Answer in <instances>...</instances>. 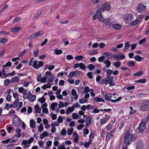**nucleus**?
Returning a JSON list of instances; mask_svg holds the SVG:
<instances>
[{"label": "nucleus", "mask_w": 149, "mask_h": 149, "mask_svg": "<svg viewBox=\"0 0 149 149\" xmlns=\"http://www.w3.org/2000/svg\"><path fill=\"white\" fill-rule=\"evenodd\" d=\"M134 58L135 59L136 61H140L142 59V58L140 56L138 55H136L134 57Z\"/></svg>", "instance_id": "26"}, {"label": "nucleus", "mask_w": 149, "mask_h": 149, "mask_svg": "<svg viewBox=\"0 0 149 149\" xmlns=\"http://www.w3.org/2000/svg\"><path fill=\"white\" fill-rule=\"evenodd\" d=\"M43 130V127L42 125V124L41 123L40 125V126L38 127V131L40 132H42Z\"/></svg>", "instance_id": "46"}, {"label": "nucleus", "mask_w": 149, "mask_h": 149, "mask_svg": "<svg viewBox=\"0 0 149 149\" xmlns=\"http://www.w3.org/2000/svg\"><path fill=\"white\" fill-rule=\"evenodd\" d=\"M89 132L88 129L87 128H85L84 129L83 132L84 134L83 135V136L86 137V135L88 134Z\"/></svg>", "instance_id": "28"}, {"label": "nucleus", "mask_w": 149, "mask_h": 149, "mask_svg": "<svg viewBox=\"0 0 149 149\" xmlns=\"http://www.w3.org/2000/svg\"><path fill=\"white\" fill-rule=\"evenodd\" d=\"M84 127V125L83 124H80L77 126V128L78 130H81Z\"/></svg>", "instance_id": "61"}, {"label": "nucleus", "mask_w": 149, "mask_h": 149, "mask_svg": "<svg viewBox=\"0 0 149 149\" xmlns=\"http://www.w3.org/2000/svg\"><path fill=\"white\" fill-rule=\"evenodd\" d=\"M10 81L8 79H6L4 81V84L6 86H8L9 84Z\"/></svg>", "instance_id": "59"}, {"label": "nucleus", "mask_w": 149, "mask_h": 149, "mask_svg": "<svg viewBox=\"0 0 149 149\" xmlns=\"http://www.w3.org/2000/svg\"><path fill=\"white\" fill-rule=\"evenodd\" d=\"M38 61L37 60H35L33 63V65L32 66L35 69H38Z\"/></svg>", "instance_id": "30"}, {"label": "nucleus", "mask_w": 149, "mask_h": 149, "mask_svg": "<svg viewBox=\"0 0 149 149\" xmlns=\"http://www.w3.org/2000/svg\"><path fill=\"white\" fill-rule=\"evenodd\" d=\"M63 51L60 49H56L54 51V52L56 55H59L62 53Z\"/></svg>", "instance_id": "47"}, {"label": "nucleus", "mask_w": 149, "mask_h": 149, "mask_svg": "<svg viewBox=\"0 0 149 149\" xmlns=\"http://www.w3.org/2000/svg\"><path fill=\"white\" fill-rule=\"evenodd\" d=\"M55 76L54 75L52 74L49 76L48 79V83L50 82L52 83L53 81V79H54Z\"/></svg>", "instance_id": "25"}, {"label": "nucleus", "mask_w": 149, "mask_h": 149, "mask_svg": "<svg viewBox=\"0 0 149 149\" xmlns=\"http://www.w3.org/2000/svg\"><path fill=\"white\" fill-rule=\"evenodd\" d=\"M45 69L48 68L49 70H52L54 68V66L53 65H47L45 66Z\"/></svg>", "instance_id": "32"}, {"label": "nucleus", "mask_w": 149, "mask_h": 149, "mask_svg": "<svg viewBox=\"0 0 149 149\" xmlns=\"http://www.w3.org/2000/svg\"><path fill=\"white\" fill-rule=\"evenodd\" d=\"M22 121L20 118L17 115H15V117L13 119L12 123L16 127H18L21 125Z\"/></svg>", "instance_id": "4"}, {"label": "nucleus", "mask_w": 149, "mask_h": 149, "mask_svg": "<svg viewBox=\"0 0 149 149\" xmlns=\"http://www.w3.org/2000/svg\"><path fill=\"white\" fill-rule=\"evenodd\" d=\"M113 72V70H111L109 69H108L106 72L107 76L110 77Z\"/></svg>", "instance_id": "34"}, {"label": "nucleus", "mask_w": 149, "mask_h": 149, "mask_svg": "<svg viewBox=\"0 0 149 149\" xmlns=\"http://www.w3.org/2000/svg\"><path fill=\"white\" fill-rule=\"evenodd\" d=\"M121 25L119 24H113V28L115 29L118 30L121 28Z\"/></svg>", "instance_id": "18"}, {"label": "nucleus", "mask_w": 149, "mask_h": 149, "mask_svg": "<svg viewBox=\"0 0 149 149\" xmlns=\"http://www.w3.org/2000/svg\"><path fill=\"white\" fill-rule=\"evenodd\" d=\"M110 18L105 19H103V21L102 22H104L105 25H108L109 27H110L112 23V22L110 21Z\"/></svg>", "instance_id": "12"}, {"label": "nucleus", "mask_w": 149, "mask_h": 149, "mask_svg": "<svg viewBox=\"0 0 149 149\" xmlns=\"http://www.w3.org/2000/svg\"><path fill=\"white\" fill-rule=\"evenodd\" d=\"M74 72V76H77L80 75L81 73V72L80 71H73Z\"/></svg>", "instance_id": "51"}, {"label": "nucleus", "mask_w": 149, "mask_h": 149, "mask_svg": "<svg viewBox=\"0 0 149 149\" xmlns=\"http://www.w3.org/2000/svg\"><path fill=\"white\" fill-rule=\"evenodd\" d=\"M114 132L113 131H111L109 133L107 134L106 136V140H109L111 138L113 137L112 134Z\"/></svg>", "instance_id": "14"}, {"label": "nucleus", "mask_w": 149, "mask_h": 149, "mask_svg": "<svg viewBox=\"0 0 149 149\" xmlns=\"http://www.w3.org/2000/svg\"><path fill=\"white\" fill-rule=\"evenodd\" d=\"M72 94L74 96V98L75 100H76L77 99L78 95H77L76 91L74 89H72Z\"/></svg>", "instance_id": "15"}, {"label": "nucleus", "mask_w": 149, "mask_h": 149, "mask_svg": "<svg viewBox=\"0 0 149 149\" xmlns=\"http://www.w3.org/2000/svg\"><path fill=\"white\" fill-rule=\"evenodd\" d=\"M92 117L91 116H88L86 120V123H88L91 124L92 121Z\"/></svg>", "instance_id": "23"}, {"label": "nucleus", "mask_w": 149, "mask_h": 149, "mask_svg": "<svg viewBox=\"0 0 149 149\" xmlns=\"http://www.w3.org/2000/svg\"><path fill=\"white\" fill-rule=\"evenodd\" d=\"M130 108L131 110V111L130 112V115L136 112V110L134 109L132 107L130 106Z\"/></svg>", "instance_id": "43"}, {"label": "nucleus", "mask_w": 149, "mask_h": 149, "mask_svg": "<svg viewBox=\"0 0 149 149\" xmlns=\"http://www.w3.org/2000/svg\"><path fill=\"white\" fill-rule=\"evenodd\" d=\"M79 68L81 69L84 70L86 68L85 65L82 63H79Z\"/></svg>", "instance_id": "42"}, {"label": "nucleus", "mask_w": 149, "mask_h": 149, "mask_svg": "<svg viewBox=\"0 0 149 149\" xmlns=\"http://www.w3.org/2000/svg\"><path fill=\"white\" fill-rule=\"evenodd\" d=\"M19 80V77L17 76H16L12 78L10 80V82L13 83L14 82H18V81Z\"/></svg>", "instance_id": "17"}, {"label": "nucleus", "mask_w": 149, "mask_h": 149, "mask_svg": "<svg viewBox=\"0 0 149 149\" xmlns=\"http://www.w3.org/2000/svg\"><path fill=\"white\" fill-rule=\"evenodd\" d=\"M103 54L107 56L108 59H111L114 56L110 52H104Z\"/></svg>", "instance_id": "13"}, {"label": "nucleus", "mask_w": 149, "mask_h": 149, "mask_svg": "<svg viewBox=\"0 0 149 149\" xmlns=\"http://www.w3.org/2000/svg\"><path fill=\"white\" fill-rule=\"evenodd\" d=\"M121 62L120 61H116L114 63V65L116 68L119 67L121 65Z\"/></svg>", "instance_id": "44"}, {"label": "nucleus", "mask_w": 149, "mask_h": 149, "mask_svg": "<svg viewBox=\"0 0 149 149\" xmlns=\"http://www.w3.org/2000/svg\"><path fill=\"white\" fill-rule=\"evenodd\" d=\"M60 22L62 24H64L68 23V21L67 20L64 19H60Z\"/></svg>", "instance_id": "62"}, {"label": "nucleus", "mask_w": 149, "mask_h": 149, "mask_svg": "<svg viewBox=\"0 0 149 149\" xmlns=\"http://www.w3.org/2000/svg\"><path fill=\"white\" fill-rule=\"evenodd\" d=\"M42 32V31H40L38 32H36L35 33L36 36V37H38V36H40L42 35V34L41 33Z\"/></svg>", "instance_id": "58"}, {"label": "nucleus", "mask_w": 149, "mask_h": 149, "mask_svg": "<svg viewBox=\"0 0 149 149\" xmlns=\"http://www.w3.org/2000/svg\"><path fill=\"white\" fill-rule=\"evenodd\" d=\"M75 58L76 60L79 61L83 59V57L82 56H76Z\"/></svg>", "instance_id": "48"}, {"label": "nucleus", "mask_w": 149, "mask_h": 149, "mask_svg": "<svg viewBox=\"0 0 149 149\" xmlns=\"http://www.w3.org/2000/svg\"><path fill=\"white\" fill-rule=\"evenodd\" d=\"M95 135V133L93 132H91L89 136V139H93L94 137V136Z\"/></svg>", "instance_id": "50"}, {"label": "nucleus", "mask_w": 149, "mask_h": 149, "mask_svg": "<svg viewBox=\"0 0 149 149\" xmlns=\"http://www.w3.org/2000/svg\"><path fill=\"white\" fill-rule=\"evenodd\" d=\"M101 98H99L97 97L93 98V100L94 102H101Z\"/></svg>", "instance_id": "49"}, {"label": "nucleus", "mask_w": 149, "mask_h": 149, "mask_svg": "<svg viewBox=\"0 0 149 149\" xmlns=\"http://www.w3.org/2000/svg\"><path fill=\"white\" fill-rule=\"evenodd\" d=\"M87 75L88 77L90 79H92L93 78V77L92 75V74L91 72H88L87 73Z\"/></svg>", "instance_id": "60"}, {"label": "nucleus", "mask_w": 149, "mask_h": 149, "mask_svg": "<svg viewBox=\"0 0 149 149\" xmlns=\"http://www.w3.org/2000/svg\"><path fill=\"white\" fill-rule=\"evenodd\" d=\"M104 63L106 64V65L107 68L109 67L111 64L110 61L108 59H107L106 61H104Z\"/></svg>", "instance_id": "36"}, {"label": "nucleus", "mask_w": 149, "mask_h": 149, "mask_svg": "<svg viewBox=\"0 0 149 149\" xmlns=\"http://www.w3.org/2000/svg\"><path fill=\"white\" fill-rule=\"evenodd\" d=\"M104 118L102 119L101 120L100 123L102 125L105 123L110 119V116H108L107 114H106Z\"/></svg>", "instance_id": "11"}, {"label": "nucleus", "mask_w": 149, "mask_h": 149, "mask_svg": "<svg viewBox=\"0 0 149 149\" xmlns=\"http://www.w3.org/2000/svg\"><path fill=\"white\" fill-rule=\"evenodd\" d=\"M74 110V107H68L66 110V113L67 114H69L70 113L73 111Z\"/></svg>", "instance_id": "19"}, {"label": "nucleus", "mask_w": 149, "mask_h": 149, "mask_svg": "<svg viewBox=\"0 0 149 149\" xmlns=\"http://www.w3.org/2000/svg\"><path fill=\"white\" fill-rule=\"evenodd\" d=\"M144 73V72L142 70H140V71H138V72H136L134 74L133 76L134 77L135 76H140Z\"/></svg>", "instance_id": "24"}, {"label": "nucleus", "mask_w": 149, "mask_h": 149, "mask_svg": "<svg viewBox=\"0 0 149 149\" xmlns=\"http://www.w3.org/2000/svg\"><path fill=\"white\" fill-rule=\"evenodd\" d=\"M104 98L106 100L109 101H111L113 102V100H112L109 98L108 95V93L105 95Z\"/></svg>", "instance_id": "37"}, {"label": "nucleus", "mask_w": 149, "mask_h": 149, "mask_svg": "<svg viewBox=\"0 0 149 149\" xmlns=\"http://www.w3.org/2000/svg\"><path fill=\"white\" fill-rule=\"evenodd\" d=\"M58 105V103L57 102H54L51 104V109L53 110H54L55 109V107H56Z\"/></svg>", "instance_id": "29"}, {"label": "nucleus", "mask_w": 149, "mask_h": 149, "mask_svg": "<svg viewBox=\"0 0 149 149\" xmlns=\"http://www.w3.org/2000/svg\"><path fill=\"white\" fill-rule=\"evenodd\" d=\"M44 95H43L41 98H39L38 101L39 102L40 101L41 104H42L45 102V99L44 97Z\"/></svg>", "instance_id": "40"}, {"label": "nucleus", "mask_w": 149, "mask_h": 149, "mask_svg": "<svg viewBox=\"0 0 149 149\" xmlns=\"http://www.w3.org/2000/svg\"><path fill=\"white\" fill-rule=\"evenodd\" d=\"M19 101V100L18 99L17 100H16L14 102V107L15 108L17 107V106L18 103Z\"/></svg>", "instance_id": "57"}, {"label": "nucleus", "mask_w": 149, "mask_h": 149, "mask_svg": "<svg viewBox=\"0 0 149 149\" xmlns=\"http://www.w3.org/2000/svg\"><path fill=\"white\" fill-rule=\"evenodd\" d=\"M98 53L97 50H92L89 53L90 55H94Z\"/></svg>", "instance_id": "52"}, {"label": "nucleus", "mask_w": 149, "mask_h": 149, "mask_svg": "<svg viewBox=\"0 0 149 149\" xmlns=\"http://www.w3.org/2000/svg\"><path fill=\"white\" fill-rule=\"evenodd\" d=\"M88 68L90 70H91L95 68V66L93 64H90L88 65Z\"/></svg>", "instance_id": "41"}, {"label": "nucleus", "mask_w": 149, "mask_h": 149, "mask_svg": "<svg viewBox=\"0 0 149 149\" xmlns=\"http://www.w3.org/2000/svg\"><path fill=\"white\" fill-rule=\"evenodd\" d=\"M36 122L33 120H30V126L32 128H34L36 125Z\"/></svg>", "instance_id": "21"}, {"label": "nucleus", "mask_w": 149, "mask_h": 149, "mask_svg": "<svg viewBox=\"0 0 149 149\" xmlns=\"http://www.w3.org/2000/svg\"><path fill=\"white\" fill-rule=\"evenodd\" d=\"M127 65L130 66H133L135 65L134 61H130L127 62Z\"/></svg>", "instance_id": "33"}, {"label": "nucleus", "mask_w": 149, "mask_h": 149, "mask_svg": "<svg viewBox=\"0 0 149 149\" xmlns=\"http://www.w3.org/2000/svg\"><path fill=\"white\" fill-rule=\"evenodd\" d=\"M11 65V63L10 62L8 61L6 64L3 65L2 67V68H5L7 66H10Z\"/></svg>", "instance_id": "53"}, {"label": "nucleus", "mask_w": 149, "mask_h": 149, "mask_svg": "<svg viewBox=\"0 0 149 149\" xmlns=\"http://www.w3.org/2000/svg\"><path fill=\"white\" fill-rule=\"evenodd\" d=\"M96 15L98 20L100 21H103V18L102 17V13L100 10H98L96 12Z\"/></svg>", "instance_id": "10"}, {"label": "nucleus", "mask_w": 149, "mask_h": 149, "mask_svg": "<svg viewBox=\"0 0 149 149\" xmlns=\"http://www.w3.org/2000/svg\"><path fill=\"white\" fill-rule=\"evenodd\" d=\"M133 18V16L131 14H126L124 17V20L129 23H131L132 19Z\"/></svg>", "instance_id": "5"}, {"label": "nucleus", "mask_w": 149, "mask_h": 149, "mask_svg": "<svg viewBox=\"0 0 149 149\" xmlns=\"http://www.w3.org/2000/svg\"><path fill=\"white\" fill-rule=\"evenodd\" d=\"M29 101L32 102L34 101L36 99V96L35 95H31L29 97L27 98Z\"/></svg>", "instance_id": "27"}, {"label": "nucleus", "mask_w": 149, "mask_h": 149, "mask_svg": "<svg viewBox=\"0 0 149 149\" xmlns=\"http://www.w3.org/2000/svg\"><path fill=\"white\" fill-rule=\"evenodd\" d=\"M141 107L140 111H149V100H142L139 102Z\"/></svg>", "instance_id": "2"}, {"label": "nucleus", "mask_w": 149, "mask_h": 149, "mask_svg": "<svg viewBox=\"0 0 149 149\" xmlns=\"http://www.w3.org/2000/svg\"><path fill=\"white\" fill-rule=\"evenodd\" d=\"M105 58V57L104 56H102L98 58V60L99 62H101L104 60Z\"/></svg>", "instance_id": "54"}, {"label": "nucleus", "mask_w": 149, "mask_h": 149, "mask_svg": "<svg viewBox=\"0 0 149 149\" xmlns=\"http://www.w3.org/2000/svg\"><path fill=\"white\" fill-rule=\"evenodd\" d=\"M48 77L46 75H44L43 77L41 78V81L42 83H45L46 82L47 79L48 78Z\"/></svg>", "instance_id": "39"}, {"label": "nucleus", "mask_w": 149, "mask_h": 149, "mask_svg": "<svg viewBox=\"0 0 149 149\" xmlns=\"http://www.w3.org/2000/svg\"><path fill=\"white\" fill-rule=\"evenodd\" d=\"M20 28L19 26L16 27L12 29V32L13 33H17L20 29Z\"/></svg>", "instance_id": "31"}, {"label": "nucleus", "mask_w": 149, "mask_h": 149, "mask_svg": "<svg viewBox=\"0 0 149 149\" xmlns=\"http://www.w3.org/2000/svg\"><path fill=\"white\" fill-rule=\"evenodd\" d=\"M72 107H74V109L76 107H80V105L78 102H77L75 104H74L72 105Z\"/></svg>", "instance_id": "64"}, {"label": "nucleus", "mask_w": 149, "mask_h": 149, "mask_svg": "<svg viewBox=\"0 0 149 149\" xmlns=\"http://www.w3.org/2000/svg\"><path fill=\"white\" fill-rule=\"evenodd\" d=\"M44 65L43 63L41 61H39L38 64V69H39L40 67L43 66Z\"/></svg>", "instance_id": "63"}, {"label": "nucleus", "mask_w": 149, "mask_h": 149, "mask_svg": "<svg viewBox=\"0 0 149 149\" xmlns=\"http://www.w3.org/2000/svg\"><path fill=\"white\" fill-rule=\"evenodd\" d=\"M113 58L115 60L123 59L125 58V56L122 53H120L118 55L115 54L113 56Z\"/></svg>", "instance_id": "9"}, {"label": "nucleus", "mask_w": 149, "mask_h": 149, "mask_svg": "<svg viewBox=\"0 0 149 149\" xmlns=\"http://www.w3.org/2000/svg\"><path fill=\"white\" fill-rule=\"evenodd\" d=\"M22 143L24 145V147L25 148H28L30 146V144H29L28 141L26 140H23Z\"/></svg>", "instance_id": "16"}, {"label": "nucleus", "mask_w": 149, "mask_h": 149, "mask_svg": "<svg viewBox=\"0 0 149 149\" xmlns=\"http://www.w3.org/2000/svg\"><path fill=\"white\" fill-rule=\"evenodd\" d=\"M114 78L112 77H107L101 81L100 84H109V86L111 87L114 85V81L113 80Z\"/></svg>", "instance_id": "3"}, {"label": "nucleus", "mask_w": 149, "mask_h": 149, "mask_svg": "<svg viewBox=\"0 0 149 149\" xmlns=\"http://www.w3.org/2000/svg\"><path fill=\"white\" fill-rule=\"evenodd\" d=\"M146 6L141 4H139L137 6L136 10L138 12L142 13L146 10Z\"/></svg>", "instance_id": "7"}, {"label": "nucleus", "mask_w": 149, "mask_h": 149, "mask_svg": "<svg viewBox=\"0 0 149 149\" xmlns=\"http://www.w3.org/2000/svg\"><path fill=\"white\" fill-rule=\"evenodd\" d=\"M139 19H137L134 21H133L132 22L131 25L132 26H134L136 25L139 22Z\"/></svg>", "instance_id": "55"}, {"label": "nucleus", "mask_w": 149, "mask_h": 149, "mask_svg": "<svg viewBox=\"0 0 149 149\" xmlns=\"http://www.w3.org/2000/svg\"><path fill=\"white\" fill-rule=\"evenodd\" d=\"M111 8L110 4L107 2L104 3L102 6L101 9L103 11H108Z\"/></svg>", "instance_id": "6"}, {"label": "nucleus", "mask_w": 149, "mask_h": 149, "mask_svg": "<svg viewBox=\"0 0 149 149\" xmlns=\"http://www.w3.org/2000/svg\"><path fill=\"white\" fill-rule=\"evenodd\" d=\"M146 81V80L145 79H142L136 80L134 82L136 83H144Z\"/></svg>", "instance_id": "22"}, {"label": "nucleus", "mask_w": 149, "mask_h": 149, "mask_svg": "<svg viewBox=\"0 0 149 149\" xmlns=\"http://www.w3.org/2000/svg\"><path fill=\"white\" fill-rule=\"evenodd\" d=\"M73 128H69L67 130L68 134L69 135H71L72 134L73 131Z\"/></svg>", "instance_id": "45"}, {"label": "nucleus", "mask_w": 149, "mask_h": 149, "mask_svg": "<svg viewBox=\"0 0 149 149\" xmlns=\"http://www.w3.org/2000/svg\"><path fill=\"white\" fill-rule=\"evenodd\" d=\"M61 134L63 136L65 135L66 134V131L65 128H63L61 131Z\"/></svg>", "instance_id": "56"}, {"label": "nucleus", "mask_w": 149, "mask_h": 149, "mask_svg": "<svg viewBox=\"0 0 149 149\" xmlns=\"http://www.w3.org/2000/svg\"><path fill=\"white\" fill-rule=\"evenodd\" d=\"M130 44L129 41H127L125 43V47L124 49L126 50L129 48L130 47Z\"/></svg>", "instance_id": "35"}, {"label": "nucleus", "mask_w": 149, "mask_h": 149, "mask_svg": "<svg viewBox=\"0 0 149 149\" xmlns=\"http://www.w3.org/2000/svg\"><path fill=\"white\" fill-rule=\"evenodd\" d=\"M137 138V136L133 135L130 133V131L127 130L125 134L124 137L125 144L126 145H129L133 141H135Z\"/></svg>", "instance_id": "1"}, {"label": "nucleus", "mask_w": 149, "mask_h": 149, "mask_svg": "<svg viewBox=\"0 0 149 149\" xmlns=\"http://www.w3.org/2000/svg\"><path fill=\"white\" fill-rule=\"evenodd\" d=\"M8 39L3 38H0V43L1 42L3 44H5L8 41Z\"/></svg>", "instance_id": "38"}, {"label": "nucleus", "mask_w": 149, "mask_h": 149, "mask_svg": "<svg viewBox=\"0 0 149 149\" xmlns=\"http://www.w3.org/2000/svg\"><path fill=\"white\" fill-rule=\"evenodd\" d=\"M146 127V125L145 123L143 121H141L138 127L139 132L142 133Z\"/></svg>", "instance_id": "8"}, {"label": "nucleus", "mask_w": 149, "mask_h": 149, "mask_svg": "<svg viewBox=\"0 0 149 149\" xmlns=\"http://www.w3.org/2000/svg\"><path fill=\"white\" fill-rule=\"evenodd\" d=\"M35 110L36 113H40L41 112V109L39 107L38 104H36L35 106Z\"/></svg>", "instance_id": "20"}]
</instances>
